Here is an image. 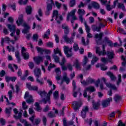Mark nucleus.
<instances>
[{"label": "nucleus", "mask_w": 126, "mask_h": 126, "mask_svg": "<svg viewBox=\"0 0 126 126\" xmlns=\"http://www.w3.org/2000/svg\"><path fill=\"white\" fill-rule=\"evenodd\" d=\"M37 93L42 98V102L44 104H47V103H48L49 104H51V95L53 94V89L49 91L48 93H47L45 91H39L37 92Z\"/></svg>", "instance_id": "nucleus-1"}, {"label": "nucleus", "mask_w": 126, "mask_h": 126, "mask_svg": "<svg viewBox=\"0 0 126 126\" xmlns=\"http://www.w3.org/2000/svg\"><path fill=\"white\" fill-rule=\"evenodd\" d=\"M105 45L102 46V51L100 50V47H96L95 49V53L97 54V55H98V56H105L107 55L109 60H112L114 58V57L115 56V54H114V52H110L107 51L106 52V50H105Z\"/></svg>", "instance_id": "nucleus-2"}, {"label": "nucleus", "mask_w": 126, "mask_h": 126, "mask_svg": "<svg viewBox=\"0 0 126 126\" xmlns=\"http://www.w3.org/2000/svg\"><path fill=\"white\" fill-rule=\"evenodd\" d=\"M22 112L23 110H21L20 112H19L18 116L16 115H14V118H15V120H20V122L24 124V126H32L31 124L28 123L26 120L24 119H21V117H22Z\"/></svg>", "instance_id": "nucleus-3"}, {"label": "nucleus", "mask_w": 126, "mask_h": 126, "mask_svg": "<svg viewBox=\"0 0 126 126\" xmlns=\"http://www.w3.org/2000/svg\"><path fill=\"white\" fill-rule=\"evenodd\" d=\"M7 26L8 29H9L10 31L12 32V33L10 34V36L12 37L14 36L15 41H17V37L14 35V34L15 33V26L8 24Z\"/></svg>", "instance_id": "nucleus-4"}, {"label": "nucleus", "mask_w": 126, "mask_h": 126, "mask_svg": "<svg viewBox=\"0 0 126 126\" xmlns=\"http://www.w3.org/2000/svg\"><path fill=\"white\" fill-rule=\"evenodd\" d=\"M94 91H96V89H95V87L92 86H89L85 88L84 91L83 96L85 98L87 97V92L93 93V92H94Z\"/></svg>", "instance_id": "nucleus-5"}, {"label": "nucleus", "mask_w": 126, "mask_h": 126, "mask_svg": "<svg viewBox=\"0 0 126 126\" xmlns=\"http://www.w3.org/2000/svg\"><path fill=\"white\" fill-rule=\"evenodd\" d=\"M72 49V48H69L68 46H64L63 47V51L67 58H70V57H72V53L71 52Z\"/></svg>", "instance_id": "nucleus-6"}, {"label": "nucleus", "mask_w": 126, "mask_h": 126, "mask_svg": "<svg viewBox=\"0 0 126 126\" xmlns=\"http://www.w3.org/2000/svg\"><path fill=\"white\" fill-rule=\"evenodd\" d=\"M24 98L25 99L28 98L26 102L27 103H28V104H33V103H34V99H33V97H32V95L29 94V92H27L26 93Z\"/></svg>", "instance_id": "nucleus-7"}, {"label": "nucleus", "mask_w": 126, "mask_h": 126, "mask_svg": "<svg viewBox=\"0 0 126 126\" xmlns=\"http://www.w3.org/2000/svg\"><path fill=\"white\" fill-rule=\"evenodd\" d=\"M77 13L79 15V19L80 21L82 23L83 22V15L85 14V11L83 9H79L77 11Z\"/></svg>", "instance_id": "nucleus-8"}, {"label": "nucleus", "mask_w": 126, "mask_h": 126, "mask_svg": "<svg viewBox=\"0 0 126 126\" xmlns=\"http://www.w3.org/2000/svg\"><path fill=\"white\" fill-rule=\"evenodd\" d=\"M35 119V115H32L31 117L29 118L30 121L32 122L33 125H36L38 126L40 123H41V120L39 118H36L35 119L34 122V120Z\"/></svg>", "instance_id": "nucleus-9"}, {"label": "nucleus", "mask_w": 126, "mask_h": 126, "mask_svg": "<svg viewBox=\"0 0 126 126\" xmlns=\"http://www.w3.org/2000/svg\"><path fill=\"white\" fill-rule=\"evenodd\" d=\"M63 39L64 42L67 44H72V43L74 42V39L71 37L69 38L67 35H63Z\"/></svg>", "instance_id": "nucleus-10"}, {"label": "nucleus", "mask_w": 126, "mask_h": 126, "mask_svg": "<svg viewBox=\"0 0 126 126\" xmlns=\"http://www.w3.org/2000/svg\"><path fill=\"white\" fill-rule=\"evenodd\" d=\"M72 86H73V97H74L75 98H76V97H77V93H80V88H78V91L77 92H75V89H76V84L75 83V81H74V80H73L72 81Z\"/></svg>", "instance_id": "nucleus-11"}, {"label": "nucleus", "mask_w": 126, "mask_h": 126, "mask_svg": "<svg viewBox=\"0 0 126 126\" xmlns=\"http://www.w3.org/2000/svg\"><path fill=\"white\" fill-rule=\"evenodd\" d=\"M82 103L81 101H73L72 106L75 111H77L78 109H79L81 107Z\"/></svg>", "instance_id": "nucleus-12"}, {"label": "nucleus", "mask_w": 126, "mask_h": 126, "mask_svg": "<svg viewBox=\"0 0 126 126\" xmlns=\"http://www.w3.org/2000/svg\"><path fill=\"white\" fill-rule=\"evenodd\" d=\"M113 101V98L109 97L107 99H106L105 100H103L102 103V105L103 107V108H106V107H108L109 105H110V102H112Z\"/></svg>", "instance_id": "nucleus-13"}, {"label": "nucleus", "mask_w": 126, "mask_h": 126, "mask_svg": "<svg viewBox=\"0 0 126 126\" xmlns=\"http://www.w3.org/2000/svg\"><path fill=\"white\" fill-rule=\"evenodd\" d=\"M75 12H76V9L72 10L70 12L68 13L67 15V21H69V18L70 17H76L75 16Z\"/></svg>", "instance_id": "nucleus-14"}, {"label": "nucleus", "mask_w": 126, "mask_h": 126, "mask_svg": "<svg viewBox=\"0 0 126 126\" xmlns=\"http://www.w3.org/2000/svg\"><path fill=\"white\" fill-rule=\"evenodd\" d=\"M33 61H34L36 64H39L41 63H43L44 61V57L37 56L33 58Z\"/></svg>", "instance_id": "nucleus-15"}, {"label": "nucleus", "mask_w": 126, "mask_h": 126, "mask_svg": "<svg viewBox=\"0 0 126 126\" xmlns=\"http://www.w3.org/2000/svg\"><path fill=\"white\" fill-rule=\"evenodd\" d=\"M23 26L25 29L23 30L22 32L24 34H27V33H29V30L31 28L30 26H29V25L25 22L23 23Z\"/></svg>", "instance_id": "nucleus-16"}, {"label": "nucleus", "mask_w": 126, "mask_h": 126, "mask_svg": "<svg viewBox=\"0 0 126 126\" xmlns=\"http://www.w3.org/2000/svg\"><path fill=\"white\" fill-rule=\"evenodd\" d=\"M89 108H88V106H84L83 108L82 111L81 112V115L83 118V119L85 118L86 117V113L88 112Z\"/></svg>", "instance_id": "nucleus-17"}, {"label": "nucleus", "mask_w": 126, "mask_h": 126, "mask_svg": "<svg viewBox=\"0 0 126 126\" xmlns=\"http://www.w3.org/2000/svg\"><path fill=\"white\" fill-rule=\"evenodd\" d=\"M103 35H104L103 32H100L99 34L97 33L95 35L94 38H95V39H98V40H96L97 45H100L99 41H101V40H102V37H103Z\"/></svg>", "instance_id": "nucleus-18"}, {"label": "nucleus", "mask_w": 126, "mask_h": 126, "mask_svg": "<svg viewBox=\"0 0 126 126\" xmlns=\"http://www.w3.org/2000/svg\"><path fill=\"white\" fill-rule=\"evenodd\" d=\"M34 75L36 78L40 77L41 76V74L42 72H41V70L39 68H34Z\"/></svg>", "instance_id": "nucleus-19"}, {"label": "nucleus", "mask_w": 126, "mask_h": 126, "mask_svg": "<svg viewBox=\"0 0 126 126\" xmlns=\"http://www.w3.org/2000/svg\"><path fill=\"white\" fill-rule=\"evenodd\" d=\"M23 17H24V16L23 14H21L19 15L18 19L16 21V23L18 26H20V25H21V24L23 23Z\"/></svg>", "instance_id": "nucleus-20"}, {"label": "nucleus", "mask_w": 126, "mask_h": 126, "mask_svg": "<svg viewBox=\"0 0 126 126\" xmlns=\"http://www.w3.org/2000/svg\"><path fill=\"white\" fill-rule=\"evenodd\" d=\"M56 17V20L57 21V23L58 24H61V21H59V13L57 10H54L53 11V15L52 16V18H54V17Z\"/></svg>", "instance_id": "nucleus-21"}, {"label": "nucleus", "mask_w": 126, "mask_h": 126, "mask_svg": "<svg viewBox=\"0 0 126 126\" xmlns=\"http://www.w3.org/2000/svg\"><path fill=\"white\" fill-rule=\"evenodd\" d=\"M51 3H49L47 6V10L48 11H51L53 9V5L55 4L54 1L53 0H50Z\"/></svg>", "instance_id": "nucleus-22"}, {"label": "nucleus", "mask_w": 126, "mask_h": 126, "mask_svg": "<svg viewBox=\"0 0 126 126\" xmlns=\"http://www.w3.org/2000/svg\"><path fill=\"white\" fill-rule=\"evenodd\" d=\"M26 12L27 15H31V14H32V7L31 6H27L26 7Z\"/></svg>", "instance_id": "nucleus-23"}, {"label": "nucleus", "mask_w": 126, "mask_h": 126, "mask_svg": "<svg viewBox=\"0 0 126 126\" xmlns=\"http://www.w3.org/2000/svg\"><path fill=\"white\" fill-rule=\"evenodd\" d=\"M74 65H75L76 68L77 69L80 70V63H79V61L77 59H75V61L74 62Z\"/></svg>", "instance_id": "nucleus-24"}, {"label": "nucleus", "mask_w": 126, "mask_h": 126, "mask_svg": "<svg viewBox=\"0 0 126 126\" xmlns=\"http://www.w3.org/2000/svg\"><path fill=\"white\" fill-rule=\"evenodd\" d=\"M93 107L94 110H98L100 107V103L99 102H94V100L93 101Z\"/></svg>", "instance_id": "nucleus-25"}, {"label": "nucleus", "mask_w": 126, "mask_h": 126, "mask_svg": "<svg viewBox=\"0 0 126 126\" xmlns=\"http://www.w3.org/2000/svg\"><path fill=\"white\" fill-rule=\"evenodd\" d=\"M105 85L108 88H111V89H113V90H117V87L115 85H113L110 83H105Z\"/></svg>", "instance_id": "nucleus-26"}, {"label": "nucleus", "mask_w": 126, "mask_h": 126, "mask_svg": "<svg viewBox=\"0 0 126 126\" xmlns=\"http://www.w3.org/2000/svg\"><path fill=\"white\" fill-rule=\"evenodd\" d=\"M107 75H108V76H109L110 77V78L112 81H115V80H116L117 78H116V76H115V75H114V74H113L112 72H110V71L108 72L107 73Z\"/></svg>", "instance_id": "nucleus-27"}, {"label": "nucleus", "mask_w": 126, "mask_h": 126, "mask_svg": "<svg viewBox=\"0 0 126 126\" xmlns=\"http://www.w3.org/2000/svg\"><path fill=\"white\" fill-rule=\"evenodd\" d=\"M81 42L83 46H87V45L89 44V38H87L86 42H85V39H84V37H82Z\"/></svg>", "instance_id": "nucleus-28"}, {"label": "nucleus", "mask_w": 126, "mask_h": 126, "mask_svg": "<svg viewBox=\"0 0 126 126\" xmlns=\"http://www.w3.org/2000/svg\"><path fill=\"white\" fill-rule=\"evenodd\" d=\"M122 99V96L119 94H116L114 97V100L116 103H119Z\"/></svg>", "instance_id": "nucleus-29"}, {"label": "nucleus", "mask_w": 126, "mask_h": 126, "mask_svg": "<svg viewBox=\"0 0 126 126\" xmlns=\"http://www.w3.org/2000/svg\"><path fill=\"white\" fill-rule=\"evenodd\" d=\"M118 8H121L123 10V11H126V6H125V5L123 3H118V5H117Z\"/></svg>", "instance_id": "nucleus-30"}, {"label": "nucleus", "mask_w": 126, "mask_h": 126, "mask_svg": "<svg viewBox=\"0 0 126 126\" xmlns=\"http://www.w3.org/2000/svg\"><path fill=\"white\" fill-rule=\"evenodd\" d=\"M54 55H57V54H59V56L61 57H63V54H62V52L61 50L59 49V48H56L54 50Z\"/></svg>", "instance_id": "nucleus-31"}, {"label": "nucleus", "mask_w": 126, "mask_h": 126, "mask_svg": "<svg viewBox=\"0 0 126 126\" xmlns=\"http://www.w3.org/2000/svg\"><path fill=\"white\" fill-rule=\"evenodd\" d=\"M92 5L95 9H99L100 8V5L96 2H92Z\"/></svg>", "instance_id": "nucleus-32"}, {"label": "nucleus", "mask_w": 126, "mask_h": 126, "mask_svg": "<svg viewBox=\"0 0 126 126\" xmlns=\"http://www.w3.org/2000/svg\"><path fill=\"white\" fill-rule=\"evenodd\" d=\"M34 105L35 106L36 110L37 112H41V111H42V108H41L38 102H35Z\"/></svg>", "instance_id": "nucleus-33"}, {"label": "nucleus", "mask_w": 126, "mask_h": 126, "mask_svg": "<svg viewBox=\"0 0 126 126\" xmlns=\"http://www.w3.org/2000/svg\"><path fill=\"white\" fill-rule=\"evenodd\" d=\"M92 29L94 32H100V30H99V27L96 26L95 25H93L92 26Z\"/></svg>", "instance_id": "nucleus-34"}, {"label": "nucleus", "mask_w": 126, "mask_h": 126, "mask_svg": "<svg viewBox=\"0 0 126 126\" xmlns=\"http://www.w3.org/2000/svg\"><path fill=\"white\" fill-rule=\"evenodd\" d=\"M15 55L18 61V63H20V62H21V59L20 58V56H19V52L18 51H16L15 53Z\"/></svg>", "instance_id": "nucleus-35"}, {"label": "nucleus", "mask_w": 126, "mask_h": 126, "mask_svg": "<svg viewBox=\"0 0 126 126\" xmlns=\"http://www.w3.org/2000/svg\"><path fill=\"white\" fill-rule=\"evenodd\" d=\"M12 108L11 107L6 108L5 110V113L7 115H8V117H9V115H10V113H11V110Z\"/></svg>", "instance_id": "nucleus-36"}, {"label": "nucleus", "mask_w": 126, "mask_h": 126, "mask_svg": "<svg viewBox=\"0 0 126 126\" xmlns=\"http://www.w3.org/2000/svg\"><path fill=\"white\" fill-rule=\"evenodd\" d=\"M52 57L55 63H60V57H59V56H57L56 54H54L52 55Z\"/></svg>", "instance_id": "nucleus-37"}, {"label": "nucleus", "mask_w": 126, "mask_h": 126, "mask_svg": "<svg viewBox=\"0 0 126 126\" xmlns=\"http://www.w3.org/2000/svg\"><path fill=\"white\" fill-rule=\"evenodd\" d=\"M40 77H38L36 78V82H37V83H38L39 84H40V85H43L44 84V81H43V79H42L41 80H40Z\"/></svg>", "instance_id": "nucleus-38"}, {"label": "nucleus", "mask_w": 126, "mask_h": 126, "mask_svg": "<svg viewBox=\"0 0 126 126\" xmlns=\"http://www.w3.org/2000/svg\"><path fill=\"white\" fill-rule=\"evenodd\" d=\"M36 50L38 53H40L41 55H43V53L45 52V49L39 47H36Z\"/></svg>", "instance_id": "nucleus-39"}, {"label": "nucleus", "mask_w": 126, "mask_h": 126, "mask_svg": "<svg viewBox=\"0 0 126 126\" xmlns=\"http://www.w3.org/2000/svg\"><path fill=\"white\" fill-rule=\"evenodd\" d=\"M51 34L50 31L48 29L46 33L43 35V38H46V39H49V35Z\"/></svg>", "instance_id": "nucleus-40"}, {"label": "nucleus", "mask_w": 126, "mask_h": 126, "mask_svg": "<svg viewBox=\"0 0 126 126\" xmlns=\"http://www.w3.org/2000/svg\"><path fill=\"white\" fill-rule=\"evenodd\" d=\"M87 63H88V58H87V57L84 56V59L83 60V66L86 65Z\"/></svg>", "instance_id": "nucleus-41"}, {"label": "nucleus", "mask_w": 126, "mask_h": 126, "mask_svg": "<svg viewBox=\"0 0 126 126\" xmlns=\"http://www.w3.org/2000/svg\"><path fill=\"white\" fill-rule=\"evenodd\" d=\"M47 117H48V118H55V117H56V114L54 113V112L50 111L48 113Z\"/></svg>", "instance_id": "nucleus-42"}, {"label": "nucleus", "mask_w": 126, "mask_h": 126, "mask_svg": "<svg viewBox=\"0 0 126 126\" xmlns=\"http://www.w3.org/2000/svg\"><path fill=\"white\" fill-rule=\"evenodd\" d=\"M63 80L66 82V84H68V83L70 82L69 78H68L66 75H65L63 77Z\"/></svg>", "instance_id": "nucleus-43"}, {"label": "nucleus", "mask_w": 126, "mask_h": 126, "mask_svg": "<svg viewBox=\"0 0 126 126\" xmlns=\"http://www.w3.org/2000/svg\"><path fill=\"white\" fill-rule=\"evenodd\" d=\"M22 55L25 60H28V59H29V54L28 53L25 52L24 53H23Z\"/></svg>", "instance_id": "nucleus-44"}, {"label": "nucleus", "mask_w": 126, "mask_h": 126, "mask_svg": "<svg viewBox=\"0 0 126 126\" xmlns=\"http://www.w3.org/2000/svg\"><path fill=\"white\" fill-rule=\"evenodd\" d=\"M22 108L23 110H27V109H28V106L26 105V102L25 101L22 102Z\"/></svg>", "instance_id": "nucleus-45"}, {"label": "nucleus", "mask_w": 126, "mask_h": 126, "mask_svg": "<svg viewBox=\"0 0 126 126\" xmlns=\"http://www.w3.org/2000/svg\"><path fill=\"white\" fill-rule=\"evenodd\" d=\"M105 27H106V25H104L102 22H99L98 30H99V32L101 31L102 28H105Z\"/></svg>", "instance_id": "nucleus-46"}, {"label": "nucleus", "mask_w": 126, "mask_h": 126, "mask_svg": "<svg viewBox=\"0 0 126 126\" xmlns=\"http://www.w3.org/2000/svg\"><path fill=\"white\" fill-rule=\"evenodd\" d=\"M53 96L54 97V99L58 100V99H59V92L55 91L53 94Z\"/></svg>", "instance_id": "nucleus-47"}, {"label": "nucleus", "mask_w": 126, "mask_h": 126, "mask_svg": "<svg viewBox=\"0 0 126 126\" xmlns=\"http://www.w3.org/2000/svg\"><path fill=\"white\" fill-rule=\"evenodd\" d=\"M106 8L107 10H108V11H110V10H112L113 8H115L114 7V5H111L110 4L106 5Z\"/></svg>", "instance_id": "nucleus-48"}, {"label": "nucleus", "mask_w": 126, "mask_h": 126, "mask_svg": "<svg viewBox=\"0 0 126 126\" xmlns=\"http://www.w3.org/2000/svg\"><path fill=\"white\" fill-rule=\"evenodd\" d=\"M7 49L8 50V52H10V51H12V52H14L15 51V48L14 47L12 46H7Z\"/></svg>", "instance_id": "nucleus-49"}, {"label": "nucleus", "mask_w": 126, "mask_h": 126, "mask_svg": "<svg viewBox=\"0 0 126 126\" xmlns=\"http://www.w3.org/2000/svg\"><path fill=\"white\" fill-rule=\"evenodd\" d=\"M28 65L30 68H31V69H33V67L35 66V64H34V63L32 62H29Z\"/></svg>", "instance_id": "nucleus-50"}, {"label": "nucleus", "mask_w": 126, "mask_h": 126, "mask_svg": "<svg viewBox=\"0 0 126 126\" xmlns=\"http://www.w3.org/2000/svg\"><path fill=\"white\" fill-rule=\"evenodd\" d=\"M55 72L56 73V75H61L62 72L61 71V68H57L55 69Z\"/></svg>", "instance_id": "nucleus-51"}, {"label": "nucleus", "mask_w": 126, "mask_h": 126, "mask_svg": "<svg viewBox=\"0 0 126 126\" xmlns=\"http://www.w3.org/2000/svg\"><path fill=\"white\" fill-rule=\"evenodd\" d=\"M98 59L96 56H94L93 60L91 61L92 64H94L95 63H96L97 61H98Z\"/></svg>", "instance_id": "nucleus-52"}, {"label": "nucleus", "mask_w": 126, "mask_h": 126, "mask_svg": "<svg viewBox=\"0 0 126 126\" xmlns=\"http://www.w3.org/2000/svg\"><path fill=\"white\" fill-rule=\"evenodd\" d=\"M87 82L88 83V85H89V84H92V83H94V80L92 78H89L87 80Z\"/></svg>", "instance_id": "nucleus-53"}, {"label": "nucleus", "mask_w": 126, "mask_h": 126, "mask_svg": "<svg viewBox=\"0 0 126 126\" xmlns=\"http://www.w3.org/2000/svg\"><path fill=\"white\" fill-rule=\"evenodd\" d=\"M65 63H66V60H65L64 57H63L61 63L59 62V63L60 64V65H63Z\"/></svg>", "instance_id": "nucleus-54"}, {"label": "nucleus", "mask_w": 126, "mask_h": 126, "mask_svg": "<svg viewBox=\"0 0 126 126\" xmlns=\"http://www.w3.org/2000/svg\"><path fill=\"white\" fill-rule=\"evenodd\" d=\"M38 38H39V35L38 34H35L33 35L32 39L33 41H35L36 42H37Z\"/></svg>", "instance_id": "nucleus-55"}, {"label": "nucleus", "mask_w": 126, "mask_h": 126, "mask_svg": "<svg viewBox=\"0 0 126 126\" xmlns=\"http://www.w3.org/2000/svg\"><path fill=\"white\" fill-rule=\"evenodd\" d=\"M84 25L85 26L86 32H90V28H89V26L87 25L86 22H84Z\"/></svg>", "instance_id": "nucleus-56"}, {"label": "nucleus", "mask_w": 126, "mask_h": 126, "mask_svg": "<svg viewBox=\"0 0 126 126\" xmlns=\"http://www.w3.org/2000/svg\"><path fill=\"white\" fill-rule=\"evenodd\" d=\"M108 119L109 120H111V118H115L116 116V112H112L111 113H110L109 115Z\"/></svg>", "instance_id": "nucleus-57"}, {"label": "nucleus", "mask_w": 126, "mask_h": 126, "mask_svg": "<svg viewBox=\"0 0 126 126\" xmlns=\"http://www.w3.org/2000/svg\"><path fill=\"white\" fill-rule=\"evenodd\" d=\"M49 111H50V106H49V105H46L43 110V112L44 113H47V112H49Z\"/></svg>", "instance_id": "nucleus-58"}, {"label": "nucleus", "mask_w": 126, "mask_h": 126, "mask_svg": "<svg viewBox=\"0 0 126 126\" xmlns=\"http://www.w3.org/2000/svg\"><path fill=\"white\" fill-rule=\"evenodd\" d=\"M69 5L71 7H72L75 5V0H71L70 1Z\"/></svg>", "instance_id": "nucleus-59"}, {"label": "nucleus", "mask_w": 126, "mask_h": 126, "mask_svg": "<svg viewBox=\"0 0 126 126\" xmlns=\"http://www.w3.org/2000/svg\"><path fill=\"white\" fill-rule=\"evenodd\" d=\"M42 122L43 123L44 125L46 126L47 124V117H46V116H43L42 117Z\"/></svg>", "instance_id": "nucleus-60"}, {"label": "nucleus", "mask_w": 126, "mask_h": 126, "mask_svg": "<svg viewBox=\"0 0 126 126\" xmlns=\"http://www.w3.org/2000/svg\"><path fill=\"white\" fill-rule=\"evenodd\" d=\"M73 49H74V50L75 51H78V50H79V47H78V45L76 43H74L73 45Z\"/></svg>", "instance_id": "nucleus-61"}, {"label": "nucleus", "mask_w": 126, "mask_h": 126, "mask_svg": "<svg viewBox=\"0 0 126 126\" xmlns=\"http://www.w3.org/2000/svg\"><path fill=\"white\" fill-rule=\"evenodd\" d=\"M89 21L90 24L94 23V21H95V20L94 19V17H90L89 18Z\"/></svg>", "instance_id": "nucleus-62"}, {"label": "nucleus", "mask_w": 126, "mask_h": 126, "mask_svg": "<svg viewBox=\"0 0 126 126\" xmlns=\"http://www.w3.org/2000/svg\"><path fill=\"white\" fill-rule=\"evenodd\" d=\"M67 68H68L69 69V70H70V71H72V65H71V64L68 63L67 64Z\"/></svg>", "instance_id": "nucleus-63"}, {"label": "nucleus", "mask_w": 126, "mask_h": 126, "mask_svg": "<svg viewBox=\"0 0 126 126\" xmlns=\"http://www.w3.org/2000/svg\"><path fill=\"white\" fill-rule=\"evenodd\" d=\"M38 13L39 16H40V17H42V16H43V11L42 10V9L40 8L38 9Z\"/></svg>", "instance_id": "nucleus-64"}]
</instances>
